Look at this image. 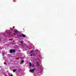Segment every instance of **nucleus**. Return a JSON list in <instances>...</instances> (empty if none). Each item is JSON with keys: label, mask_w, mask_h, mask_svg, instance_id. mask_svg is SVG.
<instances>
[{"label": "nucleus", "mask_w": 76, "mask_h": 76, "mask_svg": "<svg viewBox=\"0 0 76 76\" xmlns=\"http://www.w3.org/2000/svg\"><path fill=\"white\" fill-rule=\"evenodd\" d=\"M22 37H24V38H25V35L24 34H22L21 35Z\"/></svg>", "instance_id": "nucleus-5"}, {"label": "nucleus", "mask_w": 76, "mask_h": 76, "mask_svg": "<svg viewBox=\"0 0 76 76\" xmlns=\"http://www.w3.org/2000/svg\"><path fill=\"white\" fill-rule=\"evenodd\" d=\"M35 68H34L30 70L29 72H31V73H32V72L34 73V72H35Z\"/></svg>", "instance_id": "nucleus-2"}, {"label": "nucleus", "mask_w": 76, "mask_h": 76, "mask_svg": "<svg viewBox=\"0 0 76 76\" xmlns=\"http://www.w3.org/2000/svg\"><path fill=\"white\" fill-rule=\"evenodd\" d=\"M16 71V69H14L13 70V72H15Z\"/></svg>", "instance_id": "nucleus-10"}, {"label": "nucleus", "mask_w": 76, "mask_h": 76, "mask_svg": "<svg viewBox=\"0 0 76 76\" xmlns=\"http://www.w3.org/2000/svg\"><path fill=\"white\" fill-rule=\"evenodd\" d=\"M22 36V35H21V34H20L19 35V37H21V36Z\"/></svg>", "instance_id": "nucleus-11"}, {"label": "nucleus", "mask_w": 76, "mask_h": 76, "mask_svg": "<svg viewBox=\"0 0 76 76\" xmlns=\"http://www.w3.org/2000/svg\"><path fill=\"white\" fill-rule=\"evenodd\" d=\"M32 56H35V54H34L33 53V54H32Z\"/></svg>", "instance_id": "nucleus-12"}, {"label": "nucleus", "mask_w": 76, "mask_h": 76, "mask_svg": "<svg viewBox=\"0 0 76 76\" xmlns=\"http://www.w3.org/2000/svg\"><path fill=\"white\" fill-rule=\"evenodd\" d=\"M29 66H30V67H31V66H32V64H31V63H29Z\"/></svg>", "instance_id": "nucleus-7"}, {"label": "nucleus", "mask_w": 76, "mask_h": 76, "mask_svg": "<svg viewBox=\"0 0 76 76\" xmlns=\"http://www.w3.org/2000/svg\"><path fill=\"white\" fill-rule=\"evenodd\" d=\"M35 66L34 65H32V67H34Z\"/></svg>", "instance_id": "nucleus-13"}, {"label": "nucleus", "mask_w": 76, "mask_h": 76, "mask_svg": "<svg viewBox=\"0 0 76 76\" xmlns=\"http://www.w3.org/2000/svg\"><path fill=\"white\" fill-rule=\"evenodd\" d=\"M33 53H34V52H33V51H32L31 52V53H30V54H31L30 55V56H32V55L34 54Z\"/></svg>", "instance_id": "nucleus-3"}, {"label": "nucleus", "mask_w": 76, "mask_h": 76, "mask_svg": "<svg viewBox=\"0 0 76 76\" xmlns=\"http://www.w3.org/2000/svg\"><path fill=\"white\" fill-rule=\"evenodd\" d=\"M9 76H13V75H12V74H11V75H9Z\"/></svg>", "instance_id": "nucleus-14"}, {"label": "nucleus", "mask_w": 76, "mask_h": 76, "mask_svg": "<svg viewBox=\"0 0 76 76\" xmlns=\"http://www.w3.org/2000/svg\"><path fill=\"white\" fill-rule=\"evenodd\" d=\"M20 42L22 44H23V41H20Z\"/></svg>", "instance_id": "nucleus-6"}, {"label": "nucleus", "mask_w": 76, "mask_h": 76, "mask_svg": "<svg viewBox=\"0 0 76 76\" xmlns=\"http://www.w3.org/2000/svg\"><path fill=\"white\" fill-rule=\"evenodd\" d=\"M35 51H36V52H37L38 51L39 52V51L37 49Z\"/></svg>", "instance_id": "nucleus-8"}, {"label": "nucleus", "mask_w": 76, "mask_h": 76, "mask_svg": "<svg viewBox=\"0 0 76 76\" xmlns=\"http://www.w3.org/2000/svg\"><path fill=\"white\" fill-rule=\"evenodd\" d=\"M15 51H16V50H10V53H15Z\"/></svg>", "instance_id": "nucleus-1"}, {"label": "nucleus", "mask_w": 76, "mask_h": 76, "mask_svg": "<svg viewBox=\"0 0 76 76\" xmlns=\"http://www.w3.org/2000/svg\"><path fill=\"white\" fill-rule=\"evenodd\" d=\"M14 32L15 33H18V31L17 30H14Z\"/></svg>", "instance_id": "nucleus-4"}, {"label": "nucleus", "mask_w": 76, "mask_h": 76, "mask_svg": "<svg viewBox=\"0 0 76 76\" xmlns=\"http://www.w3.org/2000/svg\"><path fill=\"white\" fill-rule=\"evenodd\" d=\"M21 62L22 63H23L24 62V61L22 60L21 61Z\"/></svg>", "instance_id": "nucleus-9"}]
</instances>
